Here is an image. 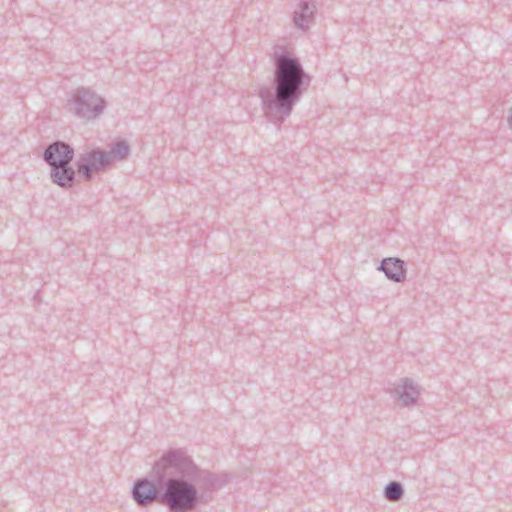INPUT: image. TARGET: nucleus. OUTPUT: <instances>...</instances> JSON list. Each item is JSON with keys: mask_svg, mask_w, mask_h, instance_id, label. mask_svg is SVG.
Instances as JSON below:
<instances>
[{"mask_svg": "<svg viewBox=\"0 0 512 512\" xmlns=\"http://www.w3.org/2000/svg\"><path fill=\"white\" fill-rule=\"evenodd\" d=\"M154 481H135L132 496L139 506L158 502L170 512H191L201 502L202 492L214 491L228 482L226 475H217L199 467L182 448L165 452L152 468Z\"/></svg>", "mask_w": 512, "mask_h": 512, "instance_id": "obj_1", "label": "nucleus"}, {"mask_svg": "<svg viewBox=\"0 0 512 512\" xmlns=\"http://www.w3.org/2000/svg\"><path fill=\"white\" fill-rule=\"evenodd\" d=\"M271 57L274 63V92L270 88L262 87L258 95L265 117L280 127L308 89L311 77L286 46L275 45Z\"/></svg>", "mask_w": 512, "mask_h": 512, "instance_id": "obj_2", "label": "nucleus"}, {"mask_svg": "<svg viewBox=\"0 0 512 512\" xmlns=\"http://www.w3.org/2000/svg\"><path fill=\"white\" fill-rule=\"evenodd\" d=\"M105 107L104 98L85 87L74 90L68 100L69 111L86 122L99 118L104 113Z\"/></svg>", "mask_w": 512, "mask_h": 512, "instance_id": "obj_3", "label": "nucleus"}, {"mask_svg": "<svg viewBox=\"0 0 512 512\" xmlns=\"http://www.w3.org/2000/svg\"><path fill=\"white\" fill-rule=\"evenodd\" d=\"M107 167V160L104 158L103 151L92 150L80 155L77 161V170L79 174L87 181L93 177V171H98Z\"/></svg>", "mask_w": 512, "mask_h": 512, "instance_id": "obj_4", "label": "nucleus"}, {"mask_svg": "<svg viewBox=\"0 0 512 512\" xmlns=\"http://www.w3.org/2000/svg\"><path fill=\"white\" fill-rule=\"evenodd\" d=\"M73 158L74 149L63 141H55L49 144L43 153V159L49 166L70 164Z\"/></svg>", "mask_w": 512, "mask_h": 512, "instance_id": "obj_5", "label": "nucleus"}, {"mask_svg": "<svg viewBox=\"0 0 512 512\" xmlns=\"http://www.w3.org/2000/svg\"><path fill=\"white\" fill-rule=\"evenodd\" d=\"M377 269L382 271L390 281L395 283H401L406 279V262L400 258H385L381 261Z\"/></svg>", "mask_w": 512, "mask_h": 512, "instance_id": "obj_6", "label": "nucleus"}, {"mask_svg": "<svg viewBox=\"0 0 512 512\" xmlns=\"http://www.w3.org/2000/svg\"><path fill=\"white\" fill-rule=\"evenodd\" d=\"M316 5L310 1L302 0L293 14L294 25L302 31H307L314 22Z\"/></svg>", "mask_w": 512, "mask_h": 512, "instance_id": "obj_7", "label": "nucleus"}, {"mask_svg": "<svg viewBox=\"0 0 512 512\" xmlns=\"http://www.w3.org/2000/svg\"><path fill=\"white\" fill-rule=\"evenodd\" d=\"M393 393L405 406L416 404L420 394L413 380L410 378H402L395 386Z\"/></svg>", "mask_w": 512, "mask_h": 512, "instance_id": "obj_8", "label": "nucleus"}, {"mask_svg": "<svg viewBox=\"0 0 512 512\" xmlns=\"http://www.w3.org/2000/svg\"><path fill=\"white\" fill-rule=\"evenodd\" d=\"M50 178L52 182L61 188H71L75 183V171L70 164L52 165Z\"/></svg>", "mask_w": 512, "mask_h": 512, "instance_id": "obj_9", "label": "nucleus"}, {"mask_svg": "<svg viewBox=\"0 0 512 512\" xmlns=\"http://www.w3.org/2000/svg\"><path fill=\"white\" fill-rule=\"evenodd\" d=\"M404 495V489L401 483L392 481L384 488V497L391 502L399 501Z\"/></svg>", "mask_w": 512, "mask_h": 512, "instance_id": "obj_10", "label": "nucleus"}, {"mask_svg": "<svg viewBox=\"0 0 512 512\" xmlns=\"http://www.w3.org/2000/svg\"><path fill=\"white\" fill-rule=\"evenodd\" d=\"M111 148L119 161L126 160L130 154V146L125 140L117 141Z\"/></svg>", "mask_w": 512, "mask_h": 512, "instance_id": "obj_11", "label": "nucleus"}, {"mask_svg": "<svg viewBox=\"0 0 512 512\" xmlns=\"http://www.w3.org/2000/svg\"><path fill=\"white\" fill-rule=\"evenodd\" d=\"M104 158L107 160V166H109L111 163L119 161L118 158H116L115 152H113L112 148H110L109 151L105 152L103 151Z\"/></svg>", "mask_w": 512, "mask_h": 512, "instance_id": "obj_12", "label": "nucleus"}, {"mask_svg": "<svg viewBox=\"0 0 512 512\" xmlns=\"http://www.w3.org/2000/svg\"><path fill=\"white\" fill-rule=\"evenodd\" d=\"M507 122L510 128H512V108L509 110V115L507 117Z\"/></svg>", "mask_w": 512, "mask_h": 512, "instance_id": "obj_13", "label": "nucleus"}]
</instances>
